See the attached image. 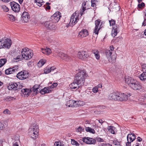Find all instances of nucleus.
<instances>
[{"label": "nucleus", "mask_w": 146, "mask_h": 146, "mask_svg": "<svg viewBox=\"0 0 146 146\" xmlns=\"http://www.w3.org/2000/svg\"><path fill=\"white\" fill-rule=\"evenodd\" d=\"M125 81L129 86L134 90H139L142 88L141 83L131 77L125 78Z\"/></svg>", "instance_id": "1"}, {"label": "nucleus", "mask_w": 146, "mask_h": 146, "mask_svg": "<svg viewBox=\"0 0 146 146\" xmlns=\"http://www.w3.org/2000/svg\"><path fill=\"white\" fill-rule=\"evenodd\" d=\"M86 77L87 74L85 71L81 70L76 75L74 78V80L79 85H84V79Z\"/></svg>", "instance_id": "2"}, {"label": "nucleus", "mask_w": 146, "mask_h": 146, "mask_svg": "<svg viewBox=\"0 0 146 146\" xmlns=\"http://www.w3.org/2000/svg\"><path fill=\"white\" fill-rule=\"evenodd\" d=\"M39 131L38 125L33 124L31 126L28 130V134L31 137L35 139L38 136Z\"/></svg>", "instance_id": "3"}, {"label": "nucleus", "mask_w": 146, "mask_h": 146, "mask_svg": "<svg viewBox=\"0 0 146 146\" xmlns=\"http://www.w3.org/2000/svg\"><path fill=\"white\" fill-rule=\"evenodd\" d=\"M12 42L10 39L2 38L0 39V49L2 48H9L11 45Z\"/></svg>", "instance_id": "4"}, {"label": "nucleus", "mask_w": 146, "mask_h": 146, "mask_svg": "<svg viewBox=\"0 0 146 146\" xmlns=\"http://www.w3.org/2000/svg\"><path fill=\"white\" fill-rule=\"evenodd\" d=\"M27 49L26 48H23L21 52L22 57L26 60L30 59L33 56V54L31 52V50Z\"/></svg>", "instance_id": "5"}, {"label": "nucleus", "mask_w": 146, "mask_h": 146, "mask_svg": "<svg viewBox=\"0 0 146 146\" xmlns=\"http://www.w3.org/2000/svg\"><path fill=\"white\" fill-rule=\"evenodd\" d=\"M105 54L109 62L112 63L115 62L116 56L115 55L111 56L112 52L110 50H106Z\"/></svg>", "instance_id": "6"}, {"label": "nucleus", "mask_w": 146, "mask_h": 146, "mask_svg": "<svg viewBox=\"0 0 146 146\" xmlns=\"http://www.w3.org/2000/svg\"><path fill=\"white\" fill-rule=\"evenodd\" d=\"M44 25L46 28L50 30H55L56 28L55 24L51 20L45 22Z\"/></svg>", "instance_id": "7"}, {"label": "nucleus", "mask_w": 146, "mask_h": 146, "mask_svg": "<svg viewBox=\"0 0 146 146\" xmlns=\"http://www.w3.org/2000/svg\"><path fill=\"white\" fill-rule=\"evenodd\" d=\"M61 17L60 12L59 11H57L51 16V21L54 23H57L59 21Z\"/></svg>", "instance_id": "8"}, {"label": "nucleus", "mask_w": 146, "mask_h": 146, "mask_svg": "<svg viewBox=\"0 0 146 146\" xmlns=\"http://www.w3.org/2000/svg\"><path fill=\"white\" fill-rule=\"evenodd\" d=\"M135 139V135L134 133H131L128 134L127 136V142L126 143V146H131V143Z\"/></svg>", "instance_id": "9"}, {"label": "nucleus", "mask_w": 146, "mask_h": 146, "mask_svg": "<svg viewBox=\"0 0 146 146\" xmlns=\"http://www.w3.org/2000/svg\"><path fill=\"white\" fill-rule=\"evenodd\" d=\"M12 10L15 12H18L20 10V5L18 3L13 1L10 3Z\"/></svg>", "instance_id": "10"}, {"label": "nucleus", "mask_w": 146, "mask_h": 146, "mask_svg": "<svg viewBox=\"0 0 146 146\" xmlns=\"http://www.w3.org/2000/svg\"><path fill=\"white\" fill-rule=\"evenodd\" d=\"M29 76V74L26 71H22L18 73L17 75V77L19 79L23 80L27 78Z\"/></svg>", "instance_id": "11"}, {"label": "nucleus", "mask_w": 146, "mask_h": 146, "mask_svg": "<svg viewBox=\"0 0 146 146\" xmlns=\"http://www.w3.org/2000/svg\"><path fill=\"white\" fill-rule=\"evenodd\" d=\"M89 56L88 53L84 51L79 52L78 54V57L80 59L84 60Z\"/></svg>", "instance_id": "12"}, {"label": "nucleus", "mask_w": 146, "mask_h": 146, "mask_svg": "<svg viewBox=\"0 0 146 146\" xmlns=\"http://www.w3.org/2000/svg\"><path fill=\"white\" fill-rule=\"evenodd\" d=\"M79 20L78 16L76 15V13H73L71 16L70 24L71 25H75L77 23L78 21Z\"/></svg>", "instance_id": "13"}, {"label": "nucleus", "mask_w": 146, "mask_h": 146, "mask_svg": "<svg viewBox=\"0 0 146 146\" xmlns=\"http://www.w3.org/2000/svg\"><path fill=\"white\" fill-rule=\"evenodd\" d=\"M119 26L116 25L113 26L112 28L111 35L114 37L116 36L117 33L119 32Z\"/></svg>", "instance_id": "14"}, {"label": "nucleus", "mask_w": 146, "mask_h": 146, "mask_svg": "<svg viewBox=\"0 0 146 146\" xmlns=\"http://www.w3.org/2000/svg\"><path fill=\"white\" fill-rule=\"evenodd\" d=\"M83 141L88 144H94L96 143V140L90 137H84L83 138Z\"/></svg>", "instance_id": "15"}, {"label": "nucleus", "mask_w": 146, "mask_h": 146, "mask_svg": "<svg viewBox=\"0 0 146 146\" xmlns=\"http://www.w3.org/2000/svg\"><path fill=\"white\" fill-rule=\"evenodd\" d=\"M22 19L23 22H27L30 19L29 15L28 13L26 12H24L21 15Z\"/></svg>", "instance_id": "16"}, {"label": "nucleus", "mask_w": 146, "mask_h": 146, "mask_svg": "<svg viewBox=\"0 0 146 146\" xmlns=\"http://www.w3.org/2000/svg\"><path fill=\"white\" fill-rule=\"evenodd\" d=\"M118 98V101H125L127 100L128 96L125 94L119 93Z\"/></svg>", "instance_id": "17"}, {"label": "nucleus", "mask_w": 146, "mask_h": 146, "mask_svg": "<svg viewBox=\"0 0 146 146\" xmlns=\"http://www.w3.org/2000/svg\"><path fill=\"white\" fill-rule=\"evenodd\" d=\"M100 22V19H98L95 21L96 26L94 31V33L97 35L98 34V31L101 28L100 27H99Z\"/></svg>", "instance_id": "18"}, {"label": "nucleus", "mask_w": 146, "mask_h": 146, "mask_svg": "<svg viewBox=\"0 0 146 146\" xmlns=\"http://www.w3.org/2000/svg\"><path fill=\"white\" fill-rule=\"evenodd\" d=\"M118 95L119 92H117L111 93L109 95V98L110 100H118Z\"/></svg>", "instance_id": "19"}, {"label": "nucleus", "mask_w": 146, "mask_h": 146, "mask_svg": "<svg viewBox=\"0 0 146 146\" xmlns=\"http://www.w3.org/2000/svg\"><path fill=\"white\" fill-rule=\"evenodd\" d=\"M59 55L62 58L66 61L68 62L71 59L70 57L62 52L60 53Z\"/></svg>", "instance_id": "20"}, {"label": "nucleus", "mask_w": 146, "mask_h": 146, "mask_svg": "<svg viewBox=\"0 0 146 146\" xmlns=\"http://www.w3.org/2000/svg\"><path fill=\"white\" fill-rule=\"evenodd\" d=\"M8 88L9 90H16L19 88L20 89L19 87L18 88V84L16 83H11L10 84V85L8 86Z\"/></svg>", "instance_id": "21"}, {"label": "nucleus", "mask_w": 146, "mask_h": 146, "mask_svg": "<svg viewBox=\"0 0 146 146\" xmlns=\"http://www.w3.org/2000/svg\"><path fill=\"white\" fill-rule=\"evenodd\" d=\"M87 2V1H84L82 3V7L80 10L81 11L80 12L81 15H82L84 14L85 13L84 12L85 10L89 9V8L88 7L86 6Z\"/></svg>", "instance_id": "22"}, {"label": "nucleus", "mask_w": 146, "mask_h": 146, "mask_svg": "<svg viewBox=\"0 0 146 146\" xmlns=\"http://www.w3.org/2000/svg\"><path fill=\"white\" fill-rule=\"evenodd\" d=\"M13 68H10L6 69L5 71V73L7 75L10 74H13L17 71V70L15 69V67Z\"/></svg>", "instance_id": "23"}, {"label": "nucleus", "mask_w": 146, "mask_h": 146, "mask_svg": "<svg viewBox=\"0 0 146 146\" xmlns=\"http://www.w3.org/2000/svg\"><path fill=\"white\" fill-rule=\"evenodd\" d=\"M40 86L38 84L35 85L30 90L31 92H35L36 94H37L39 92V89Z\"/></svg>", "instance_id": "24"}, {"label": "nucleus", "mask_w": 146, "mask_h": 146, "mask_svg": "<svg viewBox=\"0 0 146 146\" xmlns=\"http://www.w3.org/2000/svg\"><path fill=\"white\" fill-rule=\"evenodd\" d=\"M88 35V32L87 30L83 29L79 32V35L82 37H86Z\"/></svg>", "instance_id": "25"}, {"label": "nucleus", "mask_w": 146, "mask_h": 146, "mask_svg": "<svg viewBox=\"0 0 146 146\" xmlns=\"http://www.w3.org/2000/svg\"><path fill=\"white\" fill-rule=\"evenodd\" d=\"M79 85V84L74 80L73 82L69 86L71 89H77L80 87Z\"/></svg>", "instance_id": "26"}, {"label": "nucleus", "mask_w": 146, "mask_h": 146, "mask_svg": "<svg viewBox=\"0 0 146 146\" xmlns=\"http://www.w3.org/2000/svg\"><path fill=\"white\" fill-rule=\"evenodd\" d=\"M51 92V90H50L46 87L44 88L43 89L39 90V92H40L42 95L46 93H49Z\"/></svg>", "instance_id": "27"}, {"label": "nucleus", "mask_w": 146, "mask_h": 146, "mask_svg": "<svg viewBox=\"0 0 146 146\" xmlns=\"http://www.w3.org/2000/svg\"><path fill=\"white\" fill-rule=\"evenodd\" d=\"M92 52L93 53L95 56L97 60H99L100 58V56L99 51L97 50H93Z\"/></svg>", "instance_id": "28"}, {"label": "nucleus", "mask_w": 146, "mask_h": 146, "mask_svg": "<svg viewBox=\"0 0 146 146\" xmlns=\"http://www.w3.org/2000/svg\"><path fill=\"white\" fill-rule=\"evenodd\" d=\"M81 102L80 101H74L73 102V104H72L73 107H76L80 106Z\"/></svg>", "instance_id": "29"}, {"label": "nucleus", "mask_w": 146, "mask_h": 146, "mask_svg": "<svg viewBox=\"0 0 146 146\" xmlns=\"http://www.w3.org/2000/svg\"><path fill=\"white\" fill-rule=\"evenodd\" d=\"M115 128L113 126L111 125L108 127V129L109 132L111 133L115 134L114 130Z\"/></svg>", "instance_id": "30"}, {"label": "nucleus", "mask_w": 146, "mask_h": 146, "mask_svg": "<svg viewBox=\"0 0 146 146\" xmlns=\"http://www.w3.org/2000/svg\"><path fill=\"white\" fill-rule=\"evenodd\" d=\"M139 77L141 80L145 81L146 79V72H143Z\"/></svg>", "instance_id": "31"}, {"label": "nucleus", "mask_w": 146, "mask_h": 146, "mask_svg": "<svg viewBox=\"0 0 146 146\" xmlns=\"http://www.w3.org/2000/svg\"><path fill=\"white\" fill-rule=\"evenodd\" d=\"M21 92L24 95H29V94L30 93V90L27 89H23L21 90Z\"/></svg>", "instance_id": "32"}, {"label": "nucleus", "mask_w": 146, "mask_h": 146, "mask_svg": "<svg viewBox=\"0 0 146 146\" xmlns=\"http://www.w3.org/2000/svg\"><path fill=\"white\" fill-rule=\"evenodd\" d=\"M85 130L86 131L92 134H94L95 133V131L94 129L89 127H86Z\"/></svg>", "instance_id": "33"}, {"label": "nucleus", "mask_w": 146, "mask_h": 146, "mask_svg": "<svg viewBox=\"0 0 146 146\" xmlns=\"http://www.w3.org/2000/svg\"><path fill=\"white\" fill-rule=\"evenodd\" d=\"M34 2L36 3V4L39 7H41L44 3L42 0H35Z\"/></svg>", "instance_id": "34"}, {"label": "nucleus", "mask_w": 146, "mask_h": 146, "mask_svg": "<svg viewBox=\"0 0 146 146\" xmlns=\"http://www.w3.org/2000/svg\"><path fill=\"white\" fill-rule=\"evenodd\" d=\"M74 102V100H70L69 101H68L66 102V105L69 107H73L72 104H73Z\"/></svg>", "instance_id": "35"}, {"label": "nucleus", "mask_w": 146, "mask_h": 146, "mask_svg": "<svg viewBox=\"0 0 146 146\" xmlns=\"http://www.w3.org/2000/svg\"><path fill=\"white\" fill-rule=\"evenodd\" d=\"M7 62V59L5 58L0 59V68L3 66Z\"/></svg>", "instance_id": "36"}, {"label": "nucleus", "mask_w": 146, "mask_h": 146, "mask_svg": "<svg viewBox=\"0 0 146 146\" xmlns=\"http://www.w3.org/2000/svg\"><path fill=\"white\" fill-rule=\"evenodd\" d=\"M45 60H41L38 63L37 65L39 67L42 66L45 63Z\"/></svg>", "instance_id": "37"}, {"label": "nucleus", "mask_w": 146, "mask_h": 146, "mask_svg": "<svg viewBox=\"0 0 146 146\" xmlns=\"http://www.w3.org/2000/svg\"><path fill=\"white\" fill-rule=\"evenodd\" d=\"M15 99V98L13 97H11L10 96H7L4 98V100L7 101H11Z\"/></svg>", "instance_id": "38"}, {"label": "nucleus", "mask_w": 146, "mask_h": 146, "mask_svg": "<svg viewBox=\"0 0 146 146\" xmlns=\"http://www.w3.org/2000/svg\"><path fill=\"white\" fill-rule=\"evenodd\" d=\"M0 7L4 12H7L9 11V9L5 5H0Z\"/></svg>", "instance_id": "39"}, {"label": "nucleus", "mask_w": 146, "mask_h": 146, "mask_svg": "<svg viewBox=\"0 0 146 146\" xmlns=\"http://www.w3.org/2000/svg\"><path fill=\"white\" fill-rule=\"evenodd\" d=\"M71 143L73 145H75L76 146H79V144L76 141L73 139H71Z\"/></svg>", "instance_id": "40"}, {"label": "nucleus", "mask_w": 146, "mask_h": 146, "mask_svg": "<svg viewBox=\"0 0 146 146\" xmlns=\"http://www.w3.org/2000/svg\"><path fill=\"white\" fill-rule=\"evenodd\" d=\"M7 17L9 18V19L12 21H13L15 20V17L13 15L8 14Z\"/></svg>", "instance_id": "41"}, {"label": "nucleus", "mask_w": 146, "mask_h": 146, "mask_svg": "<svg viewBox=\"0 0 146 146\" xmlns=\"http://www.w3.org/2000/svg\"><path fill=\"white\" fill-rule=\"evenodd\" d=\"M145 6V4L144 3L142 2L141 3H139L137 7L139 9H142Z\"/></svg>", "instance_id": "42"}, {"label": "nucleus", "mask_w": 146, "mask_h": 146, "mask_svg": "<svg viewBox=\"0 0 146 146\" xmlns=\"http://www.w3.org/2000/svg\"><path fill=\"white\" fill-rule=\"evenodd\" d=\"M113 143L114 145H120V142H119L117 139L114 140L113 142Z\"/></svg>", "instance_id": "43"}, {"label": "nucleus", "mask_w": 146, "mask_h": 146, "mask_svg": "<svg viewBox=\"0 0 146 146\" xmlns=\"http://www.w3.org/2000/svg\"><path fill=\"white\" fill-rule=\"evenodd\" d=\"M142 68L143 72H146V64H143L142 65Z\"/></svg>", "instance_id": "44"}, {"label": "nucleus", "mask_w": 146, "mask_h": 146, "mask_svg": "<svg viewBox=\"0 0 146 146\" xmlns=\"http://www.w3.org/2000/svg\"><path fill=\"white\" fill-rule=\"evenodd\" d=\"M109 22L110 26L114 25L115 23V20L113 19H111V20H109Z\"/></svg>", "instance_id": "45"}, {"label": "nucleus", "mask_w": 146, "mask_h": 146, "mask_svg": "<svg viewBox=\"0 0 146 146\" xmlns=\"http://www.w3.org/2000/svg\"><path fill=\"white\" fill-rule=\"evenodd\" d=\"M50 72V70H49V67H46L44 69V72L45 74H47Z\"/></svg>", "instance_id": "46"}, {"label": "nucleus", "mask_w": 146, "mask_h": 146, "mask_svg": "<svg viewBox=\"0 0 146 146\" xmlns=\"http://www.w3.org/2000/svg\"><path fill=\"white\" fill-rule=\"evenodd\" d=\"M3 113L5 114H10L11 112L10 111L7 109H6L3 112Z\"/></svg>", "instance_id": "47"}, {"label": "nucleus", "mask_w": 146, "mask_h": 146, "mask_svg": "<svg viewBox=\"0 0 146 146\" xmlns=\"http://www.w3.org/2000/svg\"><path fill=\"white\" fill-rule=\"evenodd\" d=\"M94 139L96 140V141H97L99 142H101L103 141V139L100 137H96Z\"/></svg>", "instance_id": "48"}, {"label": "nucleus", "mask_w": 146, "mask_h": 146, "mask_svg": "<svg viewBox=\"0 0 146 146\" xmlns=\"http://www.w3.org/2000/svg\"><path fill=\"white\" fill-rule=\"evenodd\" d=\"M92 91L94 93H96L98 91V87H95L93 88Z\"/></svg>", "instance_id": "49"}, {"label": "nucleus", "mask_w": 146, "mask_h": 146, "mask_svg": "<svg viewBox=\"0 0 146 146\" xmlns=\"http://www.w3.org/2000/svg\"><path fill=\"white\" fill-rule=\"evenodd\" d=\"M58 84L56 83H54L50 87L51 88H53L56 87Z\"/></svg>", "instance_id": "50"}, {"label": "nucleus", "mask_w": 146, "mask_h": 146, "mask_svg": "<svg viewBox=\"0 0 146 146\" xmlns=\"http://www.w3.org/2000/svg\"><path fill=\"white\" fill-rule=\"evenodd\" d=\"M133 146H142V145L140 143L137 142H134L133 144Z\"/></svg>", "instance_id": "51"}, {"label": "nucleus", "mask_w": 146, "mask_h": 146, "mask_svg": "<svg viewBox=\"0 0 146 146\" xmlns=\"http://www.w3.org/2000/svg\"><path fill=\"white\" fill-rule=\"evenodd\" d=\"M55 146H65L64 145H61L60 143H59L58 142H55V144H54Z\"/></svg>", "instance_id": "52"}, {"label": "nucleus", "mask_w": 146, "mask_h": 146, "mask_svg": "<svg viewBox=\"0 0 146 146\" xmlns=\"http://www.w3.org/2000/svg\"><path fill=\"white\" fill-rule=\"evenodd\" d=\"M46 54H49L52 52L50 48H49L46 49Z\"/></svg>", "instance_id": "53"}, {"label": "nucleus", "mask_w": 146, "mask_h": 146, "mask_svg": "<svg viewBox=\"0 0 146 146\" xmlns=\"http://www.w3.org/2000/svg\"><path fill=\"white\" fill-rule=\"evenodd\" d=\"M83 130V129L81 127H79L76 130L77 132H81Z\"/></svg>", "instance_id": "54"}, {"label": "nucleus", "mask_w": 146, "mask_h": 146, "mask_svg": "<svg viewBox=\"0 0 146 146\" xmlns=\"http://www.w3.org/2000/svg\"><path fill=\"white\" fill-rule=\"evenodd\" d=\"M5 128V126L2 123L0 122V129L2 130Z\"/></svg>", "instance_id": "55"}, {"label": "nucleus", "mask_w": 146, "mask_h": 146, "mask_svg": "<svg viewBox=\"0 0 146 146\" xmlns=\"http://www.w3.org/2000/svg\"><path fill=\"white\" fill-rule=\"evenodd\" d=\"M91 6L93 7H95L96 8V3L93 2V1H91Z\"/></svg>", "instance_id": "56"}, {"label": "nucleus", "mask_w": 146, "mask_h": 146, "mask_svg": "<svg viewBox=\"0 0 146 146\" xmlns=\"http://www.w3.org/2000/svg\"><path fill=\"white\" fill-rule=\"evenodd\" d=\"M41 50L42 53L46 54V49L41 48Z\"/></svg>", "instance_id": "57"}, {"label": "nucleus", "mask_w": 146, "mask_h": 146, "mask_svg": "<svg viewBox=\"0 0 146 146\" xmlns=\"http://www.w3.org/2000/svg\"><path fill=\"white\" fill-rule=\"evenodd\" d=\"M102 146H112V145L110 143H105L102 144Z\"/></svg>", "instance_id": "58"}, {"label": "nucleus", "mask_w": 146, "mask_h": 146, "mask_svg": "<svg viewBox=\"0 0 146 146\" xmlns=\"http://www.w3.org/2000/svg\"><path fill=\"white\" fill-rule=\"evenodd\" d=\"M146 25V18H145L144 21L142 23V26H145Z\"/></svg>", "instance_id": "59"}, {"label": "nucleus", "mask_w": 146, "mask_h": 146, "mask_svg": "<svg viewBox=\"0 0 146 146\" xmlns=\"http://www.w3.org/2000/svg\"><path fill=\"white\" fill-rule=\"evenodd\" d=\"M142 140V139L140 137H138L137 138V141H139L140 142Z\"/></svg>", "instance_id": "60"}, {"label": "nucleus", "mask_w": 146, "mask_h": 146, "mask_svg": "<svg viewBox=\"0 0 146 146\" xmlns=\"http://www.w3.org/2000/svg\"><path fill=\"white\" fill-rule=\"evenodd\" d=\"M98 121L99 123H100L101 124H102L103 123L104 121H103L102 120V119H100L98 120Z\"/></svg>", "instance_id": "61"}, {"label": "nucleus", "mask_w": 146, "mask_h": 146, "mask_svg": "<svg viewBox=\"0 0 146 146\" xmlns=\"http://www.w3.org/2000/svg\"><path fill=\"white\" fill-rule=\"evenodd\" d=\"M49 70H50V72H51L52 70H53L54 69H55L54 67H52L50 68H49Z\"/></svg>", "instance_id": "62"}, {"label": "nucleus", "mask_w": 146, "mask_h": 146, "mask_svg": "<svg viewBox=\"0 0 146 146\" xmlns=\"http://www.w3.org/2000/svg\"><path fill=\"white\" fill-rule=\"evenodd\" d=\"M21 58L22 57V56H17V57L16 59H19L20 60H21Z\"/></svg>", "instance_id": "63"}, {"label": "nucleus", "mask_w": 146, "mask_h": 146, "mask_svg": "<svg viewBox=\"0 0 146 146\" xmlns=\"http://www.w3.org/2000/svg\"><path fill=\"white\" fill-rule=\"evenodd\" d=\"M143 33V35H145L146 36V29L144 31V32H142V33Z\"/></svg>", "instance_id": "64"}]
</instances>
